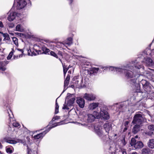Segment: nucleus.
Here are the masks:
<instances>
[{
  "mask_svg": "<svg viewBox=\"0 0 154 154\" xmlns=\"http://www.w3.org/2000/svg\"><path fill=\"white\" fill-rule=\"evenodd\" d=\"M142 67V65L137 64L133 66H129L128 65L123 66L121 67V68H117L116 69L117 71H120V73L124 72L126 77L128 79H131L130 80V83L133 85L135 86L137 85L138 88H139L138 84L137 83V80L135 78H134L136 76L135 72V70L137 71V70L140 69Z\"/></svg>",
  "mask_w": 154,
  "mask_h": 154,
  "instance_id": "1",
  "label": "nucleus"
},
{
  "mask_svg": "<svg viewBox=\"0 0 154 154\" xmlns=\"http://www.w3.org/2000/svg\"><path fill=\"white\" fill-rule=\"evenodd\" d=\"M107 110V109L106 107L103 106L100 108L99 112L97 111H94L92 115L95 117V118L98 119L102 117L104 119L107 120L109 118Z\"/></svg>",
  "mask_w": 154,
  "mask_h": 154,
  "instance_id": "2",
  "label": "nucleus"
},
{
  "mask_svg": "<svg viewBox=\"0 0 154 154\" xmlns=\"http://www.w3.org/2000/svg\"><path fill=\"white\" fill-rule=\"evenodd\" d=\"M73 83L75 87L81 88L85 86V83H83V79L79 78V76H75L72 79Z\"/></svg>",
  "mask_w": 154,
  "mask_h": 154,
  "instance_id": "3",
  "label": "nucleus"
},
{
  "mask_svg": "<svg viewBox=\"0 0 154 154\" xmlns=\"http://www.w3.org/2000/svg\"><path fill=\"white\" fill-rule=\"evenodd\" d=\"M143 121L142 115L139 113L135 114L134 117L132 124L141 125Z\"/></svg>",
  "mask_w": 154,
  "mask_h": 154,
  "instance_id": "4",
  "label": "nucleus"
},
{
  "mask_svg": "<svg viewBox=\"0 0 154 154\" xmlns=\"http://www.w3.org/2000/svg\"><path fill=\"white\" fill-rule=\"evenodd\" d=\"M27 145V153L28 154H38L37 147L35 145Z\"/></svg>",
  "mask_w": 154,
  "mask_h": 154,
  "instance_id": "5",
  "label": "nucleus"
},
{
  "mask_svg": "<svg viewBox=\"0 0 154 154\" xmlns=\"http://www.w3.org/2000/svg\"><path fill=\"white\" fill-rule=\"evenodd\" d=\"M75 99L74 97H72L69 99V100L68 101L67 103L66 104L65 103V104L63 105V109H66L68 110L69 109V107L72 106L74 103Z\"/></svg>",
  "mask_w": 154,
  "mask_h": 154,
  "instance_id": "6",
  "label": "nucleus"
},
{
  "mask_svg": "<svg viewBox=\"0 0 154 154\" xmlns=\"http://www.w3.org/2000/svg\"><path fill=\"white\" fill-rule=\"evenodd\" d=\"M94 129L95 133L99 136L101 137L103 135L102 128L100 125L95 126Z\"/></svg>",
  "mask_w": 154,
  "mask_h": 154,
  "instance_id": "7",
  "label": "nucleus"
},
{
  "mask_svg": "<svg viewBox=\"0 0 154 154\" xmlns=\"http://www.w3.org/2000/svg\"><path fill=\"white\" fill-rule=\"evenodd\" d=\"M3 141L6 142L7 143L14 144L17 143H24L21 140L17 139L16 140H8L7 139L5 138L4 139Z\"/></svg>",
  "mask_w": 154,
  "mask_h": 154,
  "instance_id": "8",
  "label": "nucleus"
},
{
  "mask_svg": "<svg viewBox=\"0 0 154 154\" xmlns=\"http://www.w3.org/2000/svg\"><path fill=\"white\" fill-rule=\"evenodd\" d=\"M83 97L86 100L91 101L94 100L95 98V96L92 94L85 93L84 94Z\"/></svg>",
  "mask_w": 154,
  "mask_h": 154,
  "instance_id": "9",
  "label": "nucleus"
},
{
  "mask_svg": "<svg viewBox=\"0 0 154 154\" xmlns=\"http://www.w3.org/2000/svg\"><path fill=\"white\" fill-rule=\"evenodd\" d=\"M26 5V2L24 0H20L17 2V7L18 9H20L24 8Z\"/></svg>",
  "mask_w": 154,
  "mask_h": 154,
  "instance_id": "10",
  "label": "nucleus"
},
{
  "mask_svg": "<svg viewBox=\"0 0 154 154\" xmlns=\"http://www.w3.org/2000/svg\"><path fill=\"white\" fill-rule=\"evenodd\" d=\"M76 103L81 108H83L85 104V101L82 98H78L76 100Z\"/></svg>",
  "mask_w": 154,
  "mask_h": 154,
  "instance_id": "11",
  "label": "nucleus"
},
{
  "mask_svg": "<svg viewBox=\"0 0 154 154\" xmlns=\"http://www.w3.org/2000/svg\"><path fill=\"white\" fill-rule=\"evenodd\" d=\"M8 63V62L6 61L0 62V69L2 71H5L6 68L5 66Z\"/></svg>",
  "mask_w": 154,
  "mask_h": 154,
  "instance_id": "12",
  "label": "nucleus"
},
{
  "mask_svg": "<svg viewBox=\"0 0 154 154\" xmlns=\"http://www.w3.org/2000/svg\"><path fill=\"white\" fill-rule=\"evenodd\" d=\"M49 131V130H46L45 131H44L42 132V133L38 134L37 135H35L34 136V138L35 139H37L40 138L42 137L45 135V134H46Z\"/></svg>",
  "mask_w": 154,
  "mask_h": 154,
  "instance_id": "13",
  "label": "nucleus"
},
{
  "mask_svg": "<svg viewBox=\"0 0 154 154\" xmlns=\"http://www.w3.org/2000/svg\"><path fill=\"white\" fill-rule=\"evenodd\" d=\"M87 116V121L89 122H94L95 119V117L91 114H88Z\"/></svg>",
  "mask_w": 154,
  "mask_h": 154,
  "instance_id": "14",
  "label": "nucleus"
},
{
  "mask_svg": "<svg viewBox=\"0 0 154 154\" xmlns=\"http://www.w3.org/2000/svg\"><path fill=\"white\" fill-rule=\"evenodd\" d=\"M10 14L8 17V20L9 21H13L15 18L16 15V13L15 12H10Z\"/></svg>",
  "mask_w": 154,
  "mask_h": 154,
  "instance_id": "15",
  "label": "nucleus"
},
{
  "mask_svg": "<svg viewBox=\"0 0 154 154\" xmlns=\"http://www.w3.org/2000/svg\"><path fill=\"white\" fill-rule=\"evenodd\" d=\"M144 88L147 89L149 86V83L145 80L142 79L140 82Z\"/></svg>",
  "mask_w": 154,
  "mask_h": 154,
  "instance_id": "16",
  "label": "nucleus"
},
{
  "mask_svg": "<svg viewBox=\"0 0 154 154\" xmlns=\"http://www.w3.org/2000/svg\"><path fill=\"white\" fill-rule=\"evenodd\" d=\"M141 125L136 124L133 128L132 132L134 134H136L140 131V127Z\"/></svg>",
  "mask_w": 154,
  "mask_h": 154,
  "instance_id": "17",
  "label": "nucleus"
},
{
  "mask_svg": "<svg viewBox=\"0 0 154 154\" xmlns=\"http://www.w3.org/2000/svg\"><path fill=\"white\" fill-rule=\"evenodd\" d=\"M111 124L110 123L105 124L104 125V128L106 132L108 133L111 129Z\"/></svg>",
  "mask_w": 154,
  "mask_h": 154,
  "instance_id": "18",
  "label": "nucleus"
},
{
  "mask_svg": "<svg viewBox=\"0 0 154 154\" xmlns=\"http://www.w3.org/2000/svg\"><path fill=\"white\" fill-rule=\"evenodd\" d=\"M144 74L146 78L149 80H151L154 77V76L152 73L150 72L146 71L144 72Z\"/></svg>",
  "mask_w": 154,
  "mask_h": 154,
  "instance_id": "19",
  "label": "nucleus"
},
{
  "mask_svg": "<svg viewBox=\"0 0 154 154\" xmlns=\"http://www.w3.org/2000/svg\"><path fill=\"white\" fill-rule=\"evenodd\" d=\"M99 106V103H91L89 106V108L91 110H93L97 107Z\"/></svg>",
  "mask_w": 154,
  "mask_h": 154,
  "instance_id": "20",
  "label": "nucleus"
},
{
  "mask_svg": "<svg viewBox=\"0 0 154 154\" xmlns=\"http://www.w3.org/2000/svg\"><path fill=\"white\" fill-rule=\"evenodd\" d=\"M0 33L1 34L2 36L4 38V41L9 40L10 39L9 35L7 33H3L2 32H0Z\"/></svg>",
  "mask_w": 154,
  "mask_h": 154,
  "instance_id": "21",
  "label": "nucleus"
},
{
  "mask_svg": "<svg viewBox=\"0 0 154 154\" xmlns=\"http://www.w3.org/2000/svg\"><path fill=\"white\" fill-rule=\"evenodd\" d=\"M14 148L11 146H8L6 147V152L8 153L11 154L13 152Z\"/></svg>",
  "mask_w": 154,
  "mask_h": 154,
  "instance_id": "22",
  "label": "nucleus"
},
{
  "mask_svg": "<svg viewBox=\"0 0 154 154\" xmlns=\"http://www.w3.org/2000/svg\"><path fill=\"white\" fill-rule=\"evenodd\" d=\"M131 144H143V143L140 141H137L136 142V140L134 138H132L131 140Z\"/></svg>",
  "mask_w": 154,
  "mask_h": 154,
  "instance_id": "23",
  "label": "nucleus"
},
{
  "mask_svg": "<svg viewBox=\"0 0 154 154\" xmlns=\"http://www.w3.org/2000/svg\"><path fill=\"white\" fill-rule=\"evenodd\" d=\"M142 154H152L151 151L148 148H144L142 151Z\"/></svg>",
  "mask_w": 154,
  "mask_h": 154,
  "instance_id": "24",
  "label": "nucleus"
},
{
  "mask_svg": "<svg viewBox=\"0 0 154 154\" xmlns=\"http://www.w3.org/2000/svg\"><path fill=\"white\" fill-rule=\"evenodd\" d=\"M70 79V76L68 75L66 78V79L64 82V88L67 87L69 83V81Z\"/></svg>",
  "mask_w": 154,
  "mask_h": 154,
  "instance_id": "25",
  "label": "nucleus"
},
{
  "mask_svg": "<svg viewBox=\"0 0 154 154\" xmlns=\"http://www.w3.org/2000/svg\"><path fill=\"white\" fill-rule=\"evenodd\" d=\"M64 44L68 45H70L72 43V38H69L66 40L64 42Z\"/></svg>",
  "mask_w": 154,
  "mask_h": 154,
  "instance_id": "26",
  "label": "nucleus"
},
{
  "mask_svg": "<svg viewBox=\"0 0 154 154\" xmlns=\"http://www.w3.org/2000/svg\"><path fill=\"white\" fill-rule=\"evenodd\" d=\"M152 60L150 58H147L146 60V63L148 66L152 65Z\"/></svg>",
  "mask_w": 154,
  "mask_h": 154,
  "instance_id": "27",
  "label": "nucleus"
},
{
  "mask_svg": "<svg viewBox=\"0 0 154 154\" xmlns=\"http://www.w3.org/2000/svg\"><path fill=\"white\" fill-rule=\"evenodd\" d=\"M8 116H9V120L10 122L11 121V119H13L14 117L11 111L10 110L8 112Z\"/></svg>",
  "mask_w": 154,
  "mask_h": 154,
  "instance_id": "28",
  "label": "nucleus"
},
{
  "mask_svg": "<svg viewBox=\"0 0 154 154\" xmlns=\"http://www.w3.org/2000/svg\"><path fill=\"white\" fill-rule=\"evenodd\" d=\"M16 29L17 31L20 32H22L23 30V29L21 27L20 25V24H18L17 26Z\"/></svg>",
  "mask_w": 154,
  "mask_h": 154,
  "instance_id": "29",
  "label": "nucleus"
},
{
  "mask_svg": "<svg viewBox=\"0 0 154 154\" xmlns=\"http://www.w3.org/2000/svg\"><path fill=\"white\" fill-rule=\"evenodd\" d=\"M131 146H133V147H134L136 149H140L143 146V145H131Z\"/></svg>",
  "mask_w": 154,
  "mask_h": 154,
  "instance_id": "30",
  "label": "nucleus"
},
{
  "mask_svg": "<svg viewBox=\"0 0 154 154\" xmlns=\"http://www.w3.org/2000/svg\"><path fill=\"white\" fill-rule=\"evenodd\" d=\"M117 68H121V67H115L113 66H111L109 67V69L110 70L112 71L114 70V71H115L116 72H119L120 73V71H117L116 70V69Z\"/></svg>",
  "mask_w": 154,
  "mask_h": 154,
  "instance_id": "31",
  "label": "nucleus"
},
{
  "mask_svg": "<svg viewBox=\"0 0 154 154\" xmlns=\"http://www.w3.org/2000/svg\"><path fill=\"white\" fill-rule=\"evenodd\" d=\"M28 55L30 56H35L37 55L35 52L33 51L32 52L30 50H28Z\"/></svg>",
  "mask_w": 154,
  "mask_h": 154,
  "instance_id": "32",
  "label": "nucleus"
},
{
  "mask_svg": "<svg viewBox=\"0 0 154 154\" xmlns=\"http://www.w3.org/2000/svg\"><path fill=\"white\" fill-rule=\"evenodd\" d=\"M148 128L149 130L151 131H154V125H149L148 127Z\"/></svg>",
  "mask_w": 154,
  "mask_h": 154,
  "instance_id": "33",
  "label": "nucleus"
},
{
  "mask_svg": "<svg viewBox=\"0 0 154 154\" xmlns=\"http://www.w3.org/2000/svg\"><path fill=\"white\" fill-rule=\"evenodd\" d=\"M12 40L14 42V44L16 45H18V43L17 41V39L16 37H13L12 38Z\"/></svg>",
  "mask_w": 154,
  "mask_h": 154,
  "instance_id": "34",
  "label": "nucleus"
},
{
  "mask_svg": "<svg viewBox=\"0 0 154 154\" xmlns=\"http://www.w3.org/2000/svg\"><path fill=\"white\" fill-rule=\"evenodd\" d=\"M50 54L52 56H54V57L56 58H58V56L57 55V54L55 53L53 51H51L50 52Z\"/></svg>",
  "mask_w": 154,
  "mask_h": 154,
  "instance_id": "35",
  "label": "nucleus"
},
{
  "mask_svg": "<svg viewBox=\"0 0 154 154\" xmlns=\"http://www.w3.org/2000/svg\"><path fill=\"white\" fill-rule=\"evenodd\" d=\"M100 69L99 68L93 67L92 68V70L94 72L97 73Z\"/></svg>",
  "mask_w": 154,
  "mask_h": 154,
  "instance_id": "36",
  "label": "nucleus"
},
{
  "mask_svg": "<svg viewBox=\"0 0 154 154\" xmlns=\"http://www.w3.org/2000/svg\"><path fill=\"white\" fill-rule=\"evenodd\" d=\"M145 134H146L151 136L153 134V132L152 131H146L145 132Z\"/></svg>",
  "mask_w": 154,
  "mask_h": 154,
  "instance_id": "37",
  "label": "nucleus"
},
{
  "mask_svg": "<svg viewBox=\"0 0 154 154\" xmlns=\"http://www.w3.org/2000/svg\"><path fill=\"white\" fill-rule=\"evenodd\" d=\"M57 123H54V124H53L52 125L51 127H48V129L47 130H50L52 128H53L57 126Z\"/></svg>",
  "mask_w": 154,
  "mask_h": 154,
  "instance_id": "38",
  "label": "nucleus"
},
{
  "mask_svg": "<svg viewBox=\"0 0 154 154\" xmlns=\"http://www.w3.org/2000/svg\"><path fill=\"white\" fill-rule=\"evenodd\" d=\"M13 53L12 52H11L9 54L8 56L7 57V59L8 60L10 59L12 56Z\"/></svg>",
  "mask_w": 154,
  "mask_h": 154,
  "instance_id": "39",
  "label": "nucleus"
},
{
  "mask_svg": "<svg viewBox=\"0 0 154 154\" xmlns=\"http://www.w3.org/2000/svg\"><path fill=\"white\" fill-rule=\"evenodd\" d=\"M13 125L14 126L16 127H18L19 126V124L18 123L16 122L13 123Z\"/></svg>",
  "mask_w": 154,
  "mask_h": 154,
  "instance_id": "40",
  "label": "nucleus"
},
{
  "mask_svg": "<svg viewBox=\"0 0 154 154\" xmlns=\"http://www.w3.org/2000/svg\"><path fill=\"white\" fill-rule=\"evenodd\" d=\"M149 144H154V139H151L149 140Z\"/></svg>",
  "mask_w": 154,
  "mask_h": 154,
  "instance_id": "41",
  "label": "nucleus"
},
{
  "mask_svg": "<svg viewBox=\"0 0 154 154\" xmlns=\"http://www.w3.org/2000/svg\"><path fill=\"white\" fill-rule=\"evenodd\" d=\"M63 71H65V72H67L68 69L66 67L65 65H63Z\"/></svg>",
  "mask_w": 154,
  "mask_h": 154,
  "instance_id": "42",
  "label": "nucleus"
},
{
  "mask_svg": "<svg viewBox=\"0 0 154 154\" xmlns=\"http://www.w3.org/2000/svg\"><path fill=\"white\" fill-rule=\"evenodd\" d=\"M129 124V122L128 121L125 122L124 125L125 127H128V125Z\"/></svg>",
  "mask_w": 154,
  "mask_h": 154,
  "instance_id": "43",
  "label": "nucleus"
},
{
  "mask_svg": "<svg viewBox=\"0 0 154 154\" xmlns=\"http://www.w3.org/2000/svg\"><path fill=\"white\" fill-rule=\"evenodd\" d=\"M59 107V106L57 102V100H56L55 109H58Z\"/></svg>",
  "mask_w": 154,
  "mask_h": 154,
  "instance_id": "44",
  "label": "nucleus"
},
{
  "mask_svg": "<svg viewBox=\"0 0 154 154\" xmlns=\"http://www.w3.org/2000/svg\"><path fill=\"white\" fill-rule=\"evenodd\" d=\"M50 51V50L47 48H46L45 51L44 52H43L45 54H46L47 53H48Z\"/></svg>",
  "mask_w": 154,
  "mask_h": 154,
  "instance_id": "45",
  "label": "nucleus"
},
{
  "mask_svg": "<svg viewBox=\"0 0 154 154\" xmlns=\"http://www.w3.org/2000/svg\"><path fill=\"white\" fill-rule=\"evenodd\" d=\"M149 147L153 149L154 148V145H148Z\"/></svg>",
  "mask_w": 154,
  "mask_h": 154,
  "instance_id": "46",
  "label": "nucleus"
},
{
  "mask_svg": "<svg viewBox=\"0 0 154 154\" xmlns=\"http://www.w3.org/2000/svg\"><path fill=\"white\" fill-rule=\"evenodd\" d=\"M4 27V26L2 22L1 21H0V27L1 28H2Z\"/></svg>",
  "mask_w": 154,
  "mask_h": 154,
  "instance_id": "47",
  "label": "nucleus"
},
{
  "mask_svg": "<svg viewBox=\"0 0 154 154\" xmlns=\"http://www.w3.org/2000/svg\"><path fill=\"white\" fill-rule=\"evenodd\" d=\"M14 26V25L13 24H11L9 25V27L11 28H13Z\"/></svg>",
  "mask_w": 154,
  "mask_h": 154,
  "instance_id": "48",
  "label": "nucleus"
},
{
  "mask_svg": "<svg viewBox=\"0 0 154 154\" xmlns=\"http://www.w3.org/2000/svg\"><path fill=\"white\" fill-rule=\"evenodd\" d=\"M122 154H127L125 150H124L122 151Z\"/></svg>",
  "mask_w": 154,
  "mask_h": 154,
  "instance_id": "49",
  "label": "nucleus"
},
{
  "mask_svg": "<svg viewBox=\"0 0 154 154\" xmlns=\"http://www.w3.org/2000/svg\"><path fill=\"white\" fill-rule=\"evenodd\" d=\"M36 52L37 54H41V51H36Z\"/></svg>",
  "mask_w": 154,
  "mask_h": 154,
  "instance_id": "50",
  "label": "nucleus"
},
{
  "mask_svg": "<svg viewBox=\"0 0 154 154\" xmlns=\"http://www.w3.org/2000/svg\"><path fill=\"white\" fill-rule=\"evenodd\" d=\"M58 112V109H55V113H57Z\"/></svg>",
  "mask_w": 154,
  "mask_h": 154,
  "instance_id": "51",
  "label": "nucleus"
},
{
  "mask_svg": "<svg viewBox=\"0 0 154 154\" xmlns=\"http://www.w3.org/2000/svg\"><path fill=\"white\" fill-rule=\"evenodd\" d=\"M151 52L150 53V55H152V53H154V49H153L152 50H151Z\"/></svg>",
  "mask_w": 154,
  "mask_h": 154,
  "instance_id": "52",
  "label": "nucleus"
},
{
  "mask_svg": "<svg viewBox=\"0 0 154 154\" xmlns=\"http://www.w3.org/2000/svg\"><path fill=\"white\" fill-rule=\"evenodd\" d=\"M127 128H128V127H125V128H124V129L123 130V132L125 131L126 130H127Z\"/></svg>",
  "mask_w": 154,
  "mask_h": 154,
  "instance_id": "53",
  "label": "nucleus"
},
{
  "mask_svg": "<svg viewBox=\"0 0 154 154\" xmlns=\"http://www.w3.org/2000/svg\"><path fill=\"white\" fill-rule=\"evenodd\" d=\"M18 50H19V51H21V52L23 53V50H22V49H18Z\"/></svg>",
  "mask_w": 154,
  "mask_h": 154,
  "instance_id": "54",
  "label": "nucleus"
},
{
  "mask_svg": "<svg viewBox=\"0 0 154 154\" xmlns=\"http://www.w3.org/2000/svg\"><path fill=\"white\" fill-rule=\"evenodd\" d=\"M17 34L18 35H19V36H20L21 34H22L21 33H17Z\"/></svg>",
  "mask_w": 154,
  "mask_h": 154,
  "instance_id": "55",
  "label": "nucleus"
},
{
  "mask_svg": "<svg viewBox=\"0 0 154 154\" xmlns=\"http://www.w3.org/2000/svg\"><path fill=\"white\" fill-rule=\"evenodd\" d=\"M69 2H70V4H71L72 2V0H69Z\"/></svg>",
  "mask_w": 154,
  "mask_h": 154,
  "instance_id": "56",
  "label": "nucleus"
},
{
  "mask_svg": "<svg viewBox=\"0 0 154 154\" xmlns=\"http://www.w3.org/2000/svg\"><path fill=\"white\" fill-rule=\"evenodd\" d=\"M66 72H65V71H63V73L64 74V76L65 75V74H66Z\"/></svg>",
  "mask_w": 154,
  "mask_h": 154,
  "instance_id": "57",
  "label": "nucleus"
},
{
  "mask_svg": "<svg viewBox=\"0 0 154 154\" xmlns=\"http://www.w3.org/2000/svg\"><path fill=\"white\" fill-rule=\"evenodd\" d=\"M132 154H137L136 152H134L132 153Z\"/></svg>",
  "mask_w": 154,
  "mask_h": 154,
  "instance_id": "58",
  "label": "nucleus"
},
{
  "mask_svg": "<svg viewBox=\"0 0 154 154\" xmlns=\"http://www.w3.org/2000/svg\"><path fill=\"white\" fill-rule=\"evenodd\" d=\"M138 75H137V78H138V77H140V76H140V75H139V74H138Z\"/></svg>",
  "mask_w": 154,
  "mask_h": 154,
  "instance_id": "59",
  "label": "nucleus"
},
{
  "mask_svg": "<svg viewBox=\"0 0 154 154\" xmlns=\"http://www.w3.org/2000/svg\"><path fill=\"white\" fill-rule=\"evenodd\" d=\"M135 137V138H138V136H136Z\"/></svg>",
  "mask_w": 154,
  "mask_h": 154,
  "instance_id": "60",
  "label": "nucleus"
},
{
  "mask_svg": "<svg viewBox=\"0 0 154 154\" xmlns=\"http://www.w3.org/2000/svg\"><path fill=\"white\" fill-rule=\"evenodd\" d=\"M69 97L68 96L67 97H66V99H69Z\"/></svg>",
  "mask_w": 154,
  "mask_h": 154,
  "instance_id": "61",
  "label": "nucleus"
},
{
  "mask_svg": "<svg viewBox=\"0 0 154 154\" xmlns=\"http://www.w3.org/2000/svg\"><path fill=\"white\" fill-rule=\"evenodd\" d=\"M54 119V120H55L56 119L55 118H53L52 119V120H53Z\"/></svg>",
  "mask_w": 154,
  "mask_h": 154,
  "instance_id": "62",
  "label": "nucleus"
},
{
  "mask_svg": "<svg viewBox=\"0 0 154 154\" xmlns=\"http://www.w3.org/2000/svg\"><path fill=\"white\" fill-rule=\"evenodd\" d=\"M74 86V85H71V87H72V88H73V86Z\"/></svg>",
  "mask_w": 154,
  "mask_h": 154,
  "instance_id": "63",
  "label": "nucleus"
},
{
  "mask_svg": "<svg viewBox=\"0 0 154 154\" xmlns=\"http://www.w3.org/2000/svg\"><path fill=\"white\" fill-rule=\"evenodd\" d=\"M2 145H0V148L2 147Z\"/></svg>",
  "mask_w": 154,
  "mask_h": 154,
  "instance_id": "64",
  "label": "nucleus"
}]
</instances>
